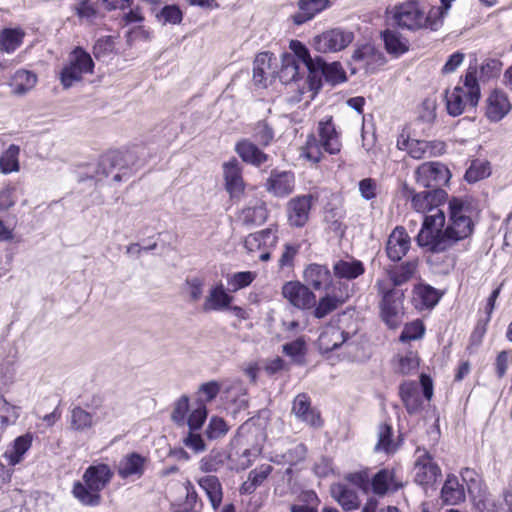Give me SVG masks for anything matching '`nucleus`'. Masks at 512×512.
Segmentation results:
<instances>
[{
  "mask_svg": "<svg viewBox=\"0 0 512 512\" xmlns=\"http://www.w3.org/2000/svg\"><path fill=\"white\" fill-rule=\"evenodd\" d=\"M449 216L446 224L445 213L438 209L436 213L425 215L422 227L416 237L420 247L432 253H443L459 241L472 236L478 210L465 199L453 197L448 202Z\"/></svg>",
  "mask_w": 512,
  "mask_h": 512,
  "instance_id": "1",
  "label": "nucleus"
},
{
  "mask_svg": "<svg viewBox=\"0 0 512 512\" xmlns=\"http://www.w3.org/2000/svg\"><path fill=\"white\" fill-rule=\"evenodd\" d=\"M113 471L107 464L99 463L88 466L81 480L72 487L73 497L83 506L97 507L102 503L101 492L111 482Z\"/></svg>",
  "mask_w": 512,
  "mask_h": 512,
  "instance_id": "2",
  "label": "nucleus"
},
{
  "mask_svg": "<svg viewBox=\"0 0 512 512\" xmlns=\"http://www.w3.org/2000/svg\"><path fill=\"white\" fill-rule=\"evenodd\" d=\"M387 13L391 24L400 30L417 32L423 29H439L432 27L435 19L430 10L425 12L423 0H406L394 5Z\"/></svg>",
  "mask_w": 512,
  "mask_h": 512,
  "instance_id": "3",
  "label": "nucleus"
},
{
  "mask_svg": "<svg viewBox=\"0 0 512 512\" xmlns=\"http://www.w3.org/2000/svg\"><path fill=\"white\" fill-rule=\"evenodd\" d=\"M480 87L476 78V67L469 66L464 80L463 87L456 86L452 91L446 90V109L450 116L461 115L469 105L475 108L480 100Z\"/></svg>",
  "mask_w": 512,
  "mask_h": 512,
  "instance_id": "4",
  "label": "nucleus"
},
{
  "mask_svg": "<svg viewBox=\"0 0 512 512\" xmlns=\"http://www.w3.org/2000/svg\"><path fill=\"white\" fill-rule=\"evenodd\" d=\"M318 136L319 138L310 134L307 137L305 147L306 158L315 163L319 162L322 156L321 148L332 155L340 152L342 144L332 116L318 122Z\"/></svg>",
  "mask_w": 512,
  "mask_h": 512,
  "instance_id": "5",
  "label": "nucleus"
},
{
  "mask_svg": "<svg viewBox=\"0 0 512 512\" xmlns=\"http://www.w3.org/2000/svg\"><path fill=\"white\" fill-rule=\"evenodd\" d=\"M134 158V152L130 150L111 151L100 158L96 177L98 179L108 177L114 170H117L113 174V180L119 182L131 175L133 167L137 165Z\"/></svg>",
  "mask_w": 512,
  "mask_h": 512,
  "instance_id": "6",
  "label": "nucleus"
},
{
  "mask_svg": "<svg viewBox=\"0 0 512 512\" xmlns=\"http://www.w3.org/2000/svg\"><path fill=\"white\" fill-rule=\"evenodd\" d=\"M94 62L83 48L76 47L70 54L69 63L60 73V81L65 89L82 80L83 74L93 73Z\"/></svg>",
  "mask_w": 512,
  "mask_h": 512,
  "instance_id": "7",
  "label": "nucleus"
},
{
  "mask_svg": "<svg viewBox=\"0 0 512 512\" xmlns=\"http://www.w3.org/2000/svg\"><path fill=\"white\" fill-rule=\"evenodd\" d=\"M402 197L411 201L412 208L418 212L425 214L439 209L438 206L442 204L448 194L444 189H430L421 192H415V189L410 187L407 183L401 186Z\"/></svg>",
  "mask_w": 512,
  "mask_h": 512,
  "instance_id": "8",
  "label": "nucleus"
},
{
  "mask_svg": "<svg viewBox=\"0 0 512 512\" xmlns=\"http://www.w3.org/2000/svg\"><path fill=\"white\" fill-rule=\"evenodd\" d=\"M91 412L86 411L80 406L71 410L70 426L73 430L83 432L93 427L96 421L113 416V409L103 405L100 398H93L92 404L87 405Z\"/></svg>",
  "mask_w": 512,
  "mask_h": 512,
  "instance_id": "9",
  "label": "nucleus"
},
{
  "mask_svg": "<svg viewBox=\"0 0 512 512\" xmlns=\"http://www.w3.org/2000/svg\"><path fill=\"white\" fill-rule=\"evenodd\" d=\"M381 293V318L390 329H396L402 323L404 293L396 288L382 289Z\"/></svg>",
  "mask_w": 512,
  "mask_h": 512,
  "instance_id": "10",
  "label": "nucleus"
},
{
  "mask_svg": "<svg viewBox=\"0 0 512 512\" xmlns=\"http://www.w3.org/2000/svg\"><path fill=\"white\" fill-rule=\"evenodd\" d=\"M449 169L440 162H425L415 171V179L418 185L430 189H442L450 180Z\"/></svg>",
  "mask_w": 512,
  "mask_h": 512,
  "instance_id": "11",
  "label": "nucleus"
},
{
  "mask_svg": "<svg viewBox=\"0 0 512 512\" xmlns=\"http://www.w3.org/2000/svg\"><path fill=\"white\" fill-rule=\"evenodd\" d=\"M277 240L276 231L268 228L249 234L244 240V247L252 257H258L261 261H268Z\"/></svg>",
  "mask_w": 512,
  "mask_h": 512,
  "instance_id": "12",
  "label": "nucleus"
},
{
  "mask_svg": "<svg viewBox=\"0 0 512 512\" xmlns=\"http://www.w3.org/2000/svg\"><path fill=\"white\" fill-rule=\"evenodd\" d=\"M331 287L313 306L315 307L313 315L318 319H322L338 309L350 297L351 289L348 283H338Z\"/></svg>",
  "mask_w": 512,
  "mask_h": 512,
  "instance_id": "13",
  "label": "nucleus"
},
{
  "mask_svg": "<svg viewBox=\"0 0 512 512\" xmlns=\"http://www.w3.org/2000/svg\"><path fill=\"white\" fill-rule=\"evenodd\" d=\"M353 40V32L335 28L315 36L313 46L320 53H333L345 49Z\"/></svg>",
  "mask_w": 512,
  "mask_h": 512,
  "instance_id": "14",
  "label": "nucleus"
},
{
  "mask_svg": "<svg viewBox=\"0 0 512 512\" xmlns=\"http://www.w3.org/2000/svg\"><path fill=\"white\" fill-rule=\"evenodd\" d=\"M283 297L298 309H309L315 305V294L299 281H290L282 287Z\"/></svg>",
  "mask_w": 512,
  "mask_h": 512,
  "instance_id": "15",
  "label": "nucleus"
},
{
  "mask_svg": "<svg viewBox=\"0 0 512 512\" xmlns=\"http://www.w3.org/2000/svg\"><path fill=\"white\" fill-rule=\"evenodd\" d=\"M416 453L419 455L414 466L415 481L420 485L433 484L441 475L439 466L433 462L432 456L425 449L418 448Z\"/></svg>",
  "mask_w": 512,
  "mask_h": 512,
  "instance_id": "16",
  "label": "nucleus"
},
{
  "mask_svg": "<svg viewBox=\"0 0 512 512\" xmlns=\"http://www.w3.org/2000/svg\"><path fill=\"white\" fill-rule=\"evenodd\" d=\"M320 67L313 70L311 76H307V82L309 83L310 89H317L321 86V77H325L328 82L332 84L341 83L346 80V74L339 62L326 63L325 60L320 57Z\"/></svg>",
  "mask_w": 512,
  "mask_h": 512,
  "instance_id": "17",
  "label": "nucleus"
},
{
  "mask_svg": "<svg viewBox=\"0 0 512 512\" xmlns=\"http://www.w3.org/2000/svg\"><path fill=\"white\" fill-rule=\"evenodd\" d=\"M304 280L308 287L316 291L329 290L333 285L346 283L345 281L334 280L329 268L326 265L310 264L304 270Z\"/></svg>",
  "mask_w": 512,
  "mask_h": 512,
  "instance_id": "18",
  "label": "nucleus"
},
{
  "mask_svg": "<svg viewBox=\"0 0 512 512\" xmlns=\"http://www.w3.org/2000/svg\"><path fill=\"white\" fill-rule=\"evenodd\" d=\"M313 196H296L289 200L286 207L288 222L293 227H303L309 220Z\"/></svg>",
  "mask_w": 512,
  "mask_h": 512,
  "instance_id": "19",
  "label": "nucleus"
},
{
  "mask_svg": "<svg viewBox=\"0 0 512 512\" xmlns=\"http://www.w3.org/2000/svg\"><path fill=\"white\" fill-rule=\"evenodd\" d=\"M399 148L404 149L414 159H423L425 157L436 156L441 154L445 149V144L441 141H425L418 139H406L401 144L398 142Z\"/></svg>",
  "mask_w": 512,
  "mask_h": 512,
  "instance_id": "20",
  "label": "nucleus"
},
{
  "mask_svg": "<svg viewBox=\"0 0 512 512\" xmlns=\"http://www.w3.org/2000/svg\"><path fill=\"white\" fill-rule=\"evenodd\" d=\"M225 188L231 198H239L245 189L242 178V168L236 158H232L223 164Z\"/></svg>",
  "mask_w": 512,
  "mask_h": 512,
  "instance_id": "21",
  "label": "nucleus"
},
{
  "mask_svg": "<svg viewBox=\"0 0 512 512\" xmlns=\"http://www.w3.org/2000/svg\"><path fill=\"white\" fill-rule=\"evenodd\" d=\"M351 336L348 332L334 325H327L323 328L318 337V347L322 353L331 352L341 345H349Z\"/></svg>",
  "mask_w": 512,
  "mask_h": 512,
  "instance_id": "22",
  "label": "nucleus"
},
{
  "mask_svg": "<svg viewBox=\"0 0 512 512\" xmlns=\"http://www.w3.org/2000/svg\"><path fill=\"white\" fill-rule=\"evenodd\" d=\"M295 176L291 171L272 170L266 182V190L276 197H285L294 191Z\"/></svg>",
  "mask_w": 512,
  "mask_h": 512,
  "instance_id": "23",
  "label": "nucleus"
},
{
  "mask_svg": "<svg viewBox=\"0 0 512 512\" xmlns=\"http://www.w3.org/2000/svg\"><path fill=\"white\" fill-rule=\"evenodd\" d=\"M410 237L402 226H397L389 235L386 253L391 261H400L410 249Z\"/></svg>",
  "mask_w": 512,
  "mask_h": 512,
  "instance_id": "24",
  "label": "nucleus"
},
{
  "mask_svg": "<svg viewBox=\"0 0 512 512\" xmlns=\"http://www.w3.org/2000/svg\"><path fill=\"white\" fill-rule=\"evenodd\" d=\"M233 297L229 295L222 283H218L209 289L203 304L202 311L205 313L219 312L230 308Z\"/></svg>",
  "mask_w": 512,
  "mask_h": 512,
  "instance_id": "25",
  "label": "nucleus"
},
{
  "mask_svg": "<svg viewBox=\"0 0 512 512\" xmlns=\"http://www.w3.org/2000/svg\"><path fill=\"white\" fill-rule=\"evenodd\" d=\"M512 105L507 95L500 90H494L487 99L486 116L492 122H499L510 111Z\"/></svg>",
  "mask_w": 512,
  "mask_h": 512,
  "instance_id": "26",
  "label": "nucleus"
},
{
  "mask_svg": "<svg viewBox=\"0 0 512 512\" xmlns=\"http://www.w3.org/2000/svg\"><path fill=\"white\" fill-rule=\"evenodd\" d=\"M370 486L374 494L384 496L388 492L399 490L402 482L396 478L394 470L381 469L372 477Z\"/></svg>",
  "mask_w": 512,
  "mask_h": 512,
  "instance_id": "27",
  "label": "nucleus"
},
{
  "mask_svg": "<svg viewBox=\"0 0 512 512\" xmlns=\"http://www.w3.org/2000/svg\"><path fill=\"white\" fill-rule=\"evenodd\" d=\"M292 413L311 426H321L320 415L311 407L310 397L306 393H300L294 398Z\"/></svg>",
  "mask_w": 512,
  "mask_h": 512,
  "instance_id": "28",
  "label": "nucleus"
},
{
  "mask_svg": "<svg viewBox=\"0 0 512 512\" xmlns=\"http://www.w3.org/2000/svg\"><path fill=\"white\" fill-rule=\"evenodd\" d=\"M352 57L356 62L362 63V66L369 72H374L386 62L383 53L370 44L356 49Z\"/></svg>",
  "mask_w": 512,
  "mask_h": 512,
  "instance_id": "29",
  "label": "nucleus"
},
{
  "mask_svg": "<svg viewBox=\"0 0 512 512\" xmlns=\"http://www.w3.org/2000/svg\"><path fill=\"white\" fill-rule=\"evenodd\" d=\"M438 290L428 284H418L413 288V304L418 310L432 309L440 300Z\"/></svg>",
  "mask_w": 512,
  "mask_h": 512,
  "instance_id": "30",
  "label": "nucleus"
},
{
  "mask_svg": "<svg viewBox=\"0 0 512 512\" xmlns=\"http://www.w3.org/2000/svg\"><path fill=\"white\" fill-rule=\"evenodd\" d=\"M32 440V434L26 433L17 437L13 443L7 447L3 457L7 461L8 465L15 466L23 460V456L32 445Z\"/></svg>",
  "mask_w": 512,
  "mask_h": 512,
  "instance_id": "31",
  "label": "nucleus"
},
{
  "mask_svg": "<svg viewBox=\"0 0 512 512\" xmlns=\"http://www.w3.org/2000/svg\"><path fill=\"white\" fill-rule=\"evenodd\" d=\"M330 6V0H299V12L293 15L296 25H301Z\"/></svg>",
  "mask_w": 512,
  "mask_h": 512,
  "instance_id": "32",
  "label": "nucleus"
},
{
  "mask_svg": "<svg viewBox=\"0 0 512 512\" xmlns=\"http://www.w3.org/2000/svg\"><path fill=\"white\" fill-rule=\"evenodd\" d=\"M235 151L244 162L257 167L261 166L268 160V155L247 139L237 142Z\"/></svg>",
  "mask_w": 512,
  "mask_h": 512,
  "instance_id": "33",
  "label": "nucleus"
},
{
  "mask_svg": "<svg viewBox=\"0 0 512 512\" xmlns=\"http://www.w3.org/2000/svg\"><path fill=\"white\" fill-rule=\"evenodd\" d=\"M289 48L291 52H287L288 55L295 56L293 57L294 62L298 64L299 62H302L305 65L308 71V76H311V74H313V70L315 69V67L319 69L321 64L320 56H316L314 58L311 57L308 48L302 42L298 40H292L290 42Z\"/></svg>",
  "mask_w": 512,
  "mask_h": 512,
  "instance_id": "34",
  "label": "nucleus"
},
{
  "mask_svg": "<svg viewBox=\"0 0 512 512\" xmlns=\"http://www.w3.org/2000/svg\"><path fill=\"white\" fill-rule=\"evenodd\" d=\"M441 499L448 505H457L465 500V490L457 476L453 474L447 476L441 489Z\"/></svg>",
  "mask_w": 512,
  "mask_h": 512,
  "instance_id": "35",
  "label": "nucleus"
},
{
  "mask_svg": "<svg viewBox=\"0 0 512 512\" xmlns=\"http://www.w3.org/2000/svg\"><path fill=\"white\" fill-rule=\"evenodd\" d=\"M399 394L409 414L418 412L421 408L419 385L415 381H407L400 385Z\"/></svg>",
  "mask_w": 512,
  "mask_h": 512,
  "instance_id": "36",
  "label": "nucleus"
},
{
  "mask_svg": "<svg viewBox=\"0 0 512 512\" xmlns=\"http://www.w3.org/2000/svg\"><path fill=\"white\" fill-rule=\"evenodd\" d=\"M365 267L360 260L353 259L351 261L338 260L333 265V273L336 280H354L364 274Z\"/></svg>",
  "mask_w": 512,
  "mask_h": 512,
  "instance_id": "37",
  "label": "nucleus"
},
{
  "mask_svg": "<svg viewBox=\"0 0 512 512\" xmlns=\"http://www.w3.org/2000/svg\"><path fill=\"white\" fill-rule=\"evenodd\" d=\"M145 458L138 453H131L126 455L118 466V475L123 478L131 476L141 477L144 473Z\"/></svg>",
  "mask_w": 512,
  "mask_h": 512,
  "instance_id": "38",
  "label": "nucleus"
},
{
  "mask_svg": "<svg viewBox=\"0 0 512 512\" xmlns=\"http://www.w3.org/2000/svg\"><path fill=\"white\" fill-rule=\"evenodd\" d=\"M198 484L207 495L212 508L217 510L220 507L223 498L222 485L218 477L214 475L201 477L198 479Z\"/></svg>",
  "mask_w": 512,
  "mask_h": 512,
  "instance_id": "39",
  "label": "nucleus"
},
{
  "mask_svg": "<svg viewBox=\"0 0 512 512\" xmlns=\"http://www.w3.org/2000/svg\"><path fill=\"white\" fill-rule=\"evenodd\" d=\"M331 494L346 511L355 510L360 505L357 493L345 484L333 485L331 487Z\"/></svg>",
  "mask_w": 512,
  "mask_h": 512,
  "instance_id": "40",
  "label": "nucleus"
},
{
  "mask_svg": "<svg viewBox=\"0 0 512 512\" xmlns=\"http://www.w3.org/2000/svg\"><path fill=\"white\" fill-rule=\"evenodd\" d=\"M269 52L259 53L253 62V80L257 85H265L268 75H272V57Z\"/></svg>",
  "mask_w": 512,
  "mask_h": 512,
  "instance_id": "41",
  "label": "nucleus"
},
{
  "mask_svg": "<svg viewBox=\"0 0 512 512\" xmlns=\"http://www.w3.org/2000/svg\"><path fill=\"white\" fill-rule=\"evenodd\" d=\"M240 221L246 226L261 225L267 219V209L263 202L256 201L242 209L239 215Z\"/></svg>",
  "mask_w": 512,
  "mask_h": 512,
  "instance_id": "42",
  "label": "nucleus"
},
{
  "mask_svg": "<svg viewBox=\"0 0 512 512\" xmlns=\"http://www.w3.org/2000/svg\"><path fill=\"white\" fill-rule=\"evenodd\" d=\"M37 82V76L27 70H18L15 72L10 84L12 91L16 95H24L34 88Z\"/></svg>",
  "mask_w": 512,
  "mask_h": 512,
  "instance_id": "43",
  "label": "nucleus"
},
{
  "mask_svg": "<svg viewBox=\"0 0 512 512\" xmlns=\"http://www.w3.org/2000/svg\"><path fill=\"white\" fill-rule=\"evenodd\" d=\"M418 266L417 260H409L401 265H397L388 271L390 280L394 286H400L406 283L415 274Z\"/></svg>",
  "mask_w": 512,
  "mask_h": 512,
  "instance_id": "44",
  "label": "nucleus"
},
{
  "mask_svg": "<svg viewBox=\"0 0 512 512\" xmlns=\"http://www.w3.org/2000/svg\"><path fill=\"white\" fill-rule=\"evenodd\" d=\"M382 37L389 54L399 56L408 51L407 41L397 31L387 29L382 33Z\"/></svg>",
  "mask_w": 512,
  "mask_h": 512,
  "instance_id": "45",
  "label": "nucleus"
},
{
  "mask_svg": "<svg viewBox=\"0 0 512 512\" xmlns=\"http://www.w3.org/2000/svg\"><path fill=\"white\" fill-rule=\"evenodd\" d=\"M293 57L288 55V53L282 54L279 79L284 84L297 82L300 79L299 64L294 62Z\"/></svg>",
  "mask_w": 512,
  "mask_h": 512,
  "instance_id": "46",
  "label": "nucleus"
},
{
  "mask_svg": "<svg viewBox=\"0 0 512 512\" xmlns=\"http://www.w3.org/2000/svg\"><path fill=\"white\" fill-rule=\"evenodd\" d=\"M25 33L19 28H6L0 33V48L7 53L14 52L23 42Z\"/></svg>",
  "mask_w": 512,
  "mask_h": 512,
  "instance_id": "47",
  "label": "nucleus"
},
{
  "mask_svg": "<svg viewBox=\"0 0 512 512\" xmlns=\"http://www.w3.org/2000/svg\"><path fill=\"white\" fill-rule=\"evenodd\" d=\"M378 441L374 447L376 452L391 453L395 450L392 439V427L387 423H382L378 427Z\"/></svg>",
  "mask_w": 512,
  "mask_h": 512,
  "instance_id": "48",
  "label": "nucleus"
},
{
  "mask_svg": "<svg viewBox=\"0 0 512 512\" xmlns=\"http://www.w3.org/2000/svg\"><path fill=\"white\" fill-rule=\"evenodd\" d=\"M19 147L10 145L0 157V170L4 174L16 172L19 170Z\"/></svg>",
  "mask_w": 512,
  "mask_h": 512,
  "instance_id": "49",
  "label": "nucleus"
},
{
  "mask_svg": "<svg viewBox=\"0 0 512 512\" xmlns=\"http://www.w3.org/2000/svg\"><path fill=\"white\" fill-rule=\"evenodd\" d=\"M307 346L306 341L303 337H299L289 343L282 346V351L286 356L292 358L296 363H303L304 356L306 354Z\"/></svg>",
  "mask_w": 512,
  "mask_h": 512,
  "instance_id": "50",
  "label": "nucleus"
},
{
  "mask_svg": "<svg viewBox=\"0 0 512 512\" xmlns=\"http://www.w3.org/2000/svg\"><path fill=\"white\" fill-rule=\"evenodd\" d=\"M229 431L226 421L218 416H212L205 429V436L209 440H217L223 438Z\"/></svg>",
  "mask_w": 512,
  "mask_h": 512,
  "instance_id": "51",
  "label": "nucleus"
},
{
  "mask_svg": "<svg viewBox=\"0 0 512 512\" xmlns=\"http://www.w3.org/2000/svg\"><path fill=\"white\" fill-rule=\"evenodd\" d=\"M155 17L162 25H175L182 21V12L176 5H166L155 13Z\"/></svg>",
  "mask_w": 512,
  "mask_h": 512,
  "instance_id": "52",
  "label": "nucleus"
},
{
  "mask_svg": "<svg viewBox=\"0 0 512 512\" xmlns=\"http://www.w3.org/2000/svg\"><path fill=\"white\" fill-rule=\"evenodd\" d=\"M252 137L256 143L266 147L272 142L274 138V131L267 122L259 121L253 128Z\"/></svg>",
  "mask_w": 512,
  "mask_h": 512,
  "instance_id": "53",
  "label": "nucleus"
},
{
  "mask_svg": "<svg viewBox=\"0 0 512 512\" xmlns=\"http://www.w3.org/2000/svg\"><path fill=\"white\" fill-rule=\"evenodd\" d=\"M255 276V273L251 271H242L234 273L227 279L229 291L237 292L238 290L249 286L255 279Z\"/></svg>",
  "mask_w": 512,
  "mask_h": 512,
  "instance_id": "54",
  "label": "nucleus"
},
{
  "mask_svg": "<svg viewBox=\"0 0 512 512\" xmlns=\"http://www.w3.org/2000/svg\"><path fill=\"white\" fill-rule=\"evenodd\" d=\"M221 390V384L217 381H209L200 385L198 389V404L206 405L214 400Z\"/></svg>",
  "mask_w": 512,
  "mask_h": 512,
  "instance_id": "55",
  "label": "nucleus"
},
{
  "mask_svg": "<svg viewBox=\"0 0 512 512\" xmlns=\"http://www.w3.org/2000/svg\"><path fill=\"white\" fill-rule=\"evenodd\" d=\"M19 417L18 408L9 404L3 397H0V424L5 428L14 424Z\"/></svg>",
  "mask_w": 512,
  "mask_h": 512,
  "instance_id": "56",
  "label": "nucleus"
},
{
  "mask_svg": "<svg viewBox=\"0 0 512 512\" xmlns=\"http://www.w3.org/2000/svg\"><path fill=\"white\" fill-rule=\"evenodd\" d=\"M204 280L200 277H188L184 284V291L188 294L191 302L201 299L204 291Z\"/></svg>",
  "mask_w": 512,
  "mask_h": 512,
  "instance_id": "57",
  "label": "nucleus"
},
{
  "mask_svg": "<svg viewBox=\"0 0 512 512\" xmlns=\"http://www.w3.org/2000/svg\"><path fill=\"white\" fill-rule=\"evenodd\" d=\"M425 332V327L422 321L416 320L411 323H408L404 326L401 334L400 341L401 342H409L412 340H418L423 337Z\"/></svg>",
  "mask_w": 512,
  "mask_h": 512,
  "instance_id": "58",
  "label": "nucleus"
},
{
  "mask_svg": "<svg viewBox=\"0 0 512 512\" xmlns=\"http://www.w3.org/2000/svg\"><path fill=\"white\" fill-rule=\"evenodd\" d=\"M207 414L208 411L206 405L198 404V406L190 413L188 418H186L185 423H187L189 431L200 430L207 419Z\"/></svg>",
  "mask_w": 512,
  "mask_h": 512,
  "instance_id": "59",
  "label": "nucleus"
},
{
  "mask_svg": "<svg viewBox=\"0 0 512 512\" xmlns=\"http://www.w3.org/2000/svg\"><path fill=\"white\" fill-rule=\"evenodd\" d=\"M223 463V455L212 451L200 460L199 468L203 472H216Z\"/></svg>",
  "mask_w": 512,
  "mask_h": 512,
  "instance_id": "60",
  "label": "nucleus"
},
{
  "mask_svg": "<svg viewBox=\"0 0 512 512\" xmlns=\"http://www.w3.org/2000/svg\"><path fill=\"white\" fill-rule=\"evenodd\" d=\"M189 410V397L181 396L175 403L171 418L177 425H184Z\"/></svg>",
  "mask_w": 512,
  "mask_h": 512,
  "instance_id": "61",
  "label": "nucleus"
},
{
  "mask_svg": "<svg viewBox=\"0 0 512 512\" xmlns=\"http://www.w3.org/2000/svg\"><path fill=\"white\" fill-rule=\"evenodd\" d=\"M358 189L361 197L366 200H374L378 195V184L373 178H364L358 184Z\"/></svg>",
  "mask_w": 512,
  "mask_h": 512,
  "instance_id": "62",
  "label": "nucleus"
},
{
  "mask_svg": "<svg viewBox=\"0 0 512 512\" xmlns=\"http://www.w3.org/2000/svg\"><path fill=\"white\" fill-rule=\"evenodd\" d=\"M419 366L417 354L410 351L398 360V371L403 375H408L415 371Z\"/></svg>",
  "mask_w": 512,
  "mask_h": 512,
  "instance_id": "63",
  "label": "nucleus"
},
{
  "mask_svg": "<svg viewBox=\"0 0 512 512\" xmlns=\"http://www.w3.org/2000/svg\"><path fill=\"white\" fill-rule=\"evenodd\" d=\"M502 64L497 59H486L480 67V78L488 80L496 77L501 71Z\"/></svg>",
  "mask_w": 512,
  "mask_h": 512,
  "instance_id": "64",
  "label": "nucleus"
}]
</instances>
